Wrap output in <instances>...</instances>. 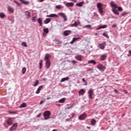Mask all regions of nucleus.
Returning <instances> with one entry per match:
<instances>
[{
	"label": "nucleus",
	"mask_w": 131,
	"mask_h": 131,
	"mask_svg": "<svg viewBox=\"0 0 131 131\" xmlns=\"http://www.w3.org/2000/svg\"><path fill=\"white\" fill-rule=\"evenodd\" d=\"M97 7L98 9V12L101 16H103V4L101 3H98L97 4Z\"/></svg>",
	"instance_id": "obj_1"
},
{
	"label": "nucleus",
	"mask_w": 131,
	"mask_h": 131,
	"mask_svg": "<svg viewBox=\"0 0 131 131\" xmlns=\"http://www.w3.org/2000/svg\"><path fill=\"white\" fill-rule=\"evenodd\" d=\"M44 119L45 120H47L48 119H50L51 116V112L50 111H46L43 114Z\"/></svg>",
	"instance_id": "obj_2"
},
{
	"label": "nucleus",
	"mask_w": 131,
	"mask_h": 131,
	"mask_svg": "<svg viewBox=\"0 0 131 131\" xmlns=\"http://www.w3.org/2000/svg\"><path fill=\"white\" fill-rule=\"evenodd\" d=\"M86 114L85 113H83L82 114L79 116L78 119L79 120H84L85 118H86Z\"/></svg>",
	"instance_id": "obj_3"
},
{
	"label": "nucleus",
	"mask_w": 131,
	"mask_h": 131,
	"mask_svg": "<svg viewBox=\"0 0 131 131\" xmlns=\"http://www.w3.org/2000/svg\"><path fill=\"white\" fill-rule=\"evenodd\" d=\"M116 9H117V10H115V14L119 15V12H121L123 10L121 7H117L116 5L115 6Z\"/></svg>",
	"instance_id": "obj_4"
},
{
	"label": "nucleus",
	"mask_w": 131,
	"mask_h": 131,
	"mask_svg": "<svg viewBox=\"0 0 131 131\" xmlns=\"http://www.w3.org/2000/svg\"><path fill=\"white\" fill-rule=\"evenodd\" d=\"M88 94H89V99H91V100L92 99H93V96L94 95V90L93 89H91L88 91Z\"/></svg>",
	"instance_id": "obj_5"
},
{
	"label": "nucleus",
	"mask_w": 131,
	"mask_h": 131,
	"mask_svg": "<svg viewBox=\"0 0 131 131\" xmlns=\"http://www.w3.org/2000/svg\"><path fill=\"white\" fill-rule=\"evenodd\" d=\"M18 127V123H15L10 128V131L16 130Z\"/></svg>",
	"instance_id": "obj_6"
},
{
	"label": "nucleus",
	"mask_w": 131,
	"mask_h": 131,
	"mask_svg": "<svg viewBox=\"0 0 131 131\" xmlns=\"http://www.w3.org/2000/svg\"><path fill=\"white\" fill-rule=\"evenodd\" d=\"M97 68L98 69H99V70H100L102 72L105 71V69H106V67H105V66L101 64L98 66Z\"/></svg>",
	"instance_id": "obj_7"
},
{
	"label": "nucleus",
	"mask_w": 131,
	"mask_h": 131,
	"mask_svg": "<svg viewBox=\"0 0 131 131\" xmlns=\"http://www.w3.org/2000/svg\"><path fill=\"white\" fill-rule=\"evenodd\" d=\"M58 14L60 15V17H62L63 18V21H67V16H66V14L64 13H59Z\"/></svg>",
	"instance_id": "obj_8"
},
{
	"label": "nucleus",
	"mask_w": 131,
	"mask_h": 131,
	"mask_svg": "<svg viewBox=\"0 0 131 131\" xmlns=\"http://www.w3.org/2000/svg\"><path fill=\"white\" fill-rule=\"evenodd\" d=\"M110 6L111 7H112V8H113L112 12H113L114 14H115V3H114V2L112 1L110 3Z\"/></svg>",
	"instance_id": "obj_9"
},
{
	"label": "nucleus",
	"mask_w": 131,
	"mask_h": 131,
	"mask_svg": "<svg viewBox=\"0 0 131 131\" xmlns=\"http://www.w3.org/2000/svg\"><path fill=\"white\" fill-rule=\"evenodd\" d=\"M72 33V32L70 30H66L63 32V35L64 36H68V35H70Z\"/></svg>",
	"instance_id": "obj_10"
},
{
	"label": "nucleus",
	"mask_w": 131,
	"mask_h": 131,
	"mask_svg": "<svg viewBox=\"0 0 131 131\" xmlns=\"http://www.w3.org/2000/svg\"><path fill=\"white\" fill-rule=\"evenodd\" d=\"M25 15L26 16V19H30V17H31V13L30 12H29L28 11H26L25 12Z\"/></svg>",
	"instance_id": "obj_11"
},
{
	"label": "nucleus",
	"mask_w": 131,
	"mask_h": 131,
	"mask_svg": "<svg viewBox=\"0 0 131 131\" xmlns=\"http://www.w3.org/2000/svg\"><path fill=\"white\" fill-rule=\"evenodd\" d=\"M50 58H51V55H50V54H46L45 56L44 60L46 62L51 61L50 60Z\"/></svg>",
	"instance_id": "obj_12"
},
{
	"label": "nucleus",
	"mask_w": 131,
	"mask_h": 131,
	"mask_svg": "<svg viewBox=\"0 0 131 131\" xmlns=\"http://www.w3.org/2000/svg\"><path fill=\"white\" fill-rule=\"evenodd\" d=\"M7 123L8 125L13 124V118H9L7 120Z\"/></svg>",
	"instance_id": "obj_13"
},
{
	"label": "nucleus",
	"mask_w": 131,
	"mask_h": 131,
	"mask_svg": "<svg viewBox=\"0 0 131 131\" xmlns=\"http://www.w3.org/2000/svg\"><path fill=\"white\" fill-rule=\"evenodd\" d=\"M99 49H101V50H104L105 49V47H106V42H104L102 43L99 44L98 46Z\"/></svg>",
	"instance_id": "obj_14"
},
{
	"label": "nucleus",
	"mask_w": 131,
	"mask_h": 131,
	"mask_svg": "<svg viewBox=\"0 0 131 131\" xmlns=\"http://www.w3.org/2000/svg\"><path fill=\"white\" fill-rule=\"evenodd\" d=\"M7 10H8V12H10L11 13H14V8H13L10 6H7Z\"/></svg>",
	"instance_id": "obj_15"
},
{
	"label": "nucleus",
	"mask_w": 131,
	"mask_h": 131,
	"mask_svg": "<svg viewBox=\"0 0 131 131\" xmlns=\"http://www.w3.org/2000/svg\"><path fill=\"white\" fill-rule=\"evenodd\" d=\"M65 5L66 6V7H67V8H69L70 7H73L74 6V3L72 2L67 3L65 4Z\"/></svg>",
	"instance_id": "obj_16"
},
{
	"label": "nucleus",
	"mask_w": 131,
	"mask_h": 131,
	"mask_svg": "<svg viewBox=\"0 0 131 131\" xmlns=\"http://www.w3.org/2000/svg\"><path fill=\"white\" fill-rule=\"evenodd\" d=\"M107 59V54H103L100 56L101 61H105V59Z\"/></svg>",
	"instance_id": "obj_17"
},
{
	"label": "nucleus",
	"mask_w": 131,
	"mask_h": 131,
	"mask_svg": "<svg viewBox=\"0 0 131 131\" xmlns=\"http://www.w3.org/2000/svg\"><path fill=\"white\" fill-rule=\"evenodd\" d=\"M107 25H101L99 26V27L97 28V30H100V29H104L105 28H107Z\"/></svg>",
	"instance_id": "obj_18"
},
{
	"label": "nucleus",
	"mask_w": 131,
	"mask_h": 131,
	"mask_svg": "<svg viewBox=\"0 0 131 131\" xmlns=\"http://www.w3.org/2000/svg\"><path fill=\"white\" fill-rule=\"evenodd\" d=\"M75 58L77 61H82V57H81V55H76L75 56Z\"/></svg>",
	"instance_id": "obj_19"
},
{
	"label": "nucleus",
	"mask_w": 131,
	"mask_h": 131,
	"mask_svg": "<svg viewBox=\"0 0 131 131\" xmlns=\"http://www.w3.org/2000/svg\"><path fill=\"white\" fill-rule=\"evenodd\" d=\"M84 93H85V92H84V89L80 90L78 92L79 96H83V95H84Z\"/></svg>",
	"instance_id": "obj_20"
},
{
	"label": "nucleus",
	"mask_w": 131,
	"mask_h": 131,
	"mask_svg": "<svg viewBox=\"0 0 131 131\" xmlns=\"http://www.w3.org/2000/svg\"><path fill=\"white\" fill-rule=\"evenodd\" d=\"M45 66H46V68H47V69H49V68H50V67H51V61H46Z\"/></svg>",
	"instance_id": "obj_21"
},
{
	"label": "nucleus",
	"mask_w": 131,
	"mask_h": 131,
	"mask_svg": "<svg viewBox=\"0 0 131 131\" xmlns=\"http://www.w3.org/2000/svg\"><path fill=\"white\" fill-rule=\"evenodd\" d=\"M71 27H77L78 26V22L75 21L74 24L70 25Z\"/></svg>",
	"instance_id": "obj_22"
},
{
	"label": "nucleus",
	"mask_w": 131,
	"mask_h": 131,
	"mask_svg": "<svg viewBox=\"0 0 131 131\" xmlns=\"http://www.w3.org/2000/svg\"><path fill=\"white\" fill-rule=\"evenodd\" d=\"M84 4V2H81L80 3H78L76 4V6L77 7H82V6H83V4Z\"/></svg>",
	"instance_id": "obj_23"
},
{
	"label": "nucleus",
	"mask_w": 131,
	"mask_h": 131,
	"mask_svg": "<svg viewBox=\"0 0 131 131\" xmlns=\"http://www.w3.org/2000/svg\"><path fill=\"white\" fill-rule=\"evenodd\" d=\"M42 86H43V85H42L38 87L36 91V94H39V93H40V91H41V88H42Z\"/></svg>",
	"instance_id": "obj_24"
},
{
	"label": "nucleus",
	"mask_w": 131,
	"mask_h": 131,
	"mask_svg": "<svg viewBox=\"0 0 131 131\" xmlns=\"http://www.w3.org/2000/svg\"><path fill=\"white\" fill-rule=\"evenodd\" d=\"M77 39H79V38L74 37L72 40L70 42L71 45H73V43H74V42H75Z\"/></svg>",
	"instance_id": "obj_25"
},
{
	"label": "nucleus",
	"mask_w": 131,
	"mask_h": 131,
	"mask_svg": "<svg viewBox=\"0 0 131 131\" xmlns=\"http://www.w3.org/2000/svg\"><path fill=\"white\" fill-rule=\"evenodd\" d=\"M51 22V18H47L44 20L45 24H49Z\"/></svg>",
	"instance_id": "obj_26"
},
{
	"label": "nucleus",
	"mask_w": 131,
	"mask_h": 131,
	"mask_svg": "<svg viewBox=\"0 0 131 131\" xmlns=\"http://www.w3.org/2000/svg\"><path fill=\"white\" fill-rule=\"evenodd\" d=\"M88 64H94V65H96L97 62H96L95 60H91L88 61Z\"/></svg>",
	"instance_id": "obj_27"
},
{
	"label": "nucleus",
	"mask_w": 131,
	"mask_h": 131,
	"mask_svg": "<svg viewBox=\"0 0 131 131\" xmlns=\"http://www.w3.org/2000/svg\"><path fill=\"white\" fill-rule=\"evenodd\" d=\"M96 122H97L96 120H95V119H92L91 121V125H96Z\"/></svg>",
	"instance_id": "obj_28"
},
{
	"label": "nucleus",
	"mask_w": 131,
	"mask_h": 131,
	"mask_svg": "<svg viewBox=\"0 0 131 131\" xmlns=\"http://www.w3.org/2000/svg\"><path fill=\"white\" fill-rule=\"evenodd\" d=\"M38 23L39 24V26H42V19L40 18L38 19Z\"/></svg>",
	"instance_id": "obj_29"
},
{
	"label": "nucleus",
	"mask_w": 131,
	"mask_h": 131,
	"mask_svg": "<svg viewBox=\"0 0 131 131\" xmlns=\"http://www.w3.org/2000/svg\"><path fill=\"white\" fill-rule=\"evenodd\" d=\"M54 41H55V42H56V43H57V45H60V44L62 43V41H60V40H59L58 39H54Z\"/></svg>",
	"instance_id": "obj_30"
},
{
	"label": "nucleus",
	"mask_w": 131,
	"mask_h": 131,
	"mask_svg": "<svg viewBox=\"0 0 131 131\" xmlns=\"http://www.w3.org/2000/svg\"><path fill=\"white\" fill-rule=\"evenodd\" d=\"M21 4H24V5H29V2L25 1V0H20Z\"/></svg>",
	"instance_id": "obj_31"
},
{
	"label": "nucleus",
	"mask_w": 131,
	"mask_h": 131,
	"mask_svg": "<svg viewBox=\"0 0 131 131\" xmlns=\"http://www.w3.org/2000/svg\"><path fill=\"white\" fill-rule=\"evenodd\" d=\"M47 17H50L51 18H53L54 17H58V15L56 14H52L47 15Z\"/></svg>",
	"instance_id": "obj_32"
},
{
	"label": "nucleus",
	"mask_w": 131,
	"mask_h": 131,
	"mask_svg": "<svg viewBox=\"0 0 131 131\" xmlns=\"http://www.w3.org/2000/svg\"><path fill=\"white\" fill-rule=\"evenodd\" d=\"M27 106V104L26 103H23L21 104L20 105L19 108H25Z\"/></svg>",
	"instance_id": "obj_33"
},
{
	"label": "nucleus",
	"mask_w": 131,
	"mask_h": 131,
	"mask_svg": "<svg viewBox=\"0 0 131 131\" xmlns=\"http://www.w3.org/2000/svg\"><path fill=\"white\" fill-rule=\"evenodd\" d=\"M6 17V14L4 12L0 13V18L1 19H4Z\"/></svg>",
	"instance_id": "obj_34"
},
{
	"label": "nucleus",
	"mask_w": 131,
	"mask_h": 131,
	"mask_svg": "<svg viewBox=\"0 0 131 131\" xmlns=\"http://www.w3.org/2000/svg\"><path fill=\"white\" fill-rule=\"evenodd\" d=\"M64 7H63L62 5H57L56 6V9H57V10H61V9H63Z\"/></svg>",
	"instance_id": "obj_35"
},
{
	"label": "nucleus",
	"mask_w": 131,
	"mask_h": 131,
	"mask_svg": "<svg viewBox=\"0 0 131 131\" xmlns=\"http://www.w3.org/2000/svg\"><path fill=\"white\" fill-rule=\"evenodd\" d=\"M69 79V77H67L66 78H62L61 80V82H63V81H65L66 80H68Z\"/></svg>",
	"instance_id": "obj_36"
},
{
	"label": "nucleus",
	"mask_w": 131,
	"mask_h": 131,
	"mask_svg": "<svg viewBox=\"0 0 131 131\" xmlns=\"http://www.w3.org/2000/svg\"><path fill=\"white\" fill-rule=\"evenodd\" d=\"M43 31L44 33H46V34H47V33H49V29L44 28L43 30Z\"/></svg>",
	"instance_id": "obj_37"
},
{
	"label": "nucleus",
	"mask_w": 131,
	"mask_h": 131,
	"mask_svg": "<svg viewBox=\"0 0 131 131\" xmlns=\"http://www.w3.org/2000/svg\"><path fill=\"white\" fill-rule=\"evenodd\" d=\"M17 112H18V111H17L14 112L9 111L8 113H9L10 114H17Z\"/></svg>",
	"instance_id": "obj_38"
},
{
	"label": "nucleus",
	"mask_w": 131,
	"mask_h": 131,
	"mask_svg": "<svg viewBox=\"0 0 131 131\" xmlns=\"http://www.w3.org/2000/svg\"><path fill=\"white\" fill-rule=\"evenodd\" d=\"M65 100H66V99L63 98L60 99L58 101V102H59V103H64L65 102Z\"/></svg>",
	"instance_id": "obj_39"
},
{
	"label": "nucleus",
	"mask_w": 131,
	"mask_h": 131,
	"mask_svg": "<svg viewBox=\"0 0 131 131\" xmlns=\"http://www.w3.org/2000/svg\"><path fill=\"white\" fill-rule=\"evenodd\" d=\"M21 46H23V47H25V48H27V43H26V42H23L21 43Z\"/></svg>",
	"instance_id": "obj_40"
},
{
	"label": "nucleus",
	"mask_w": 131,
	"mask_h": 131,
	"mask_svg": "<svg viewBox=\"0 0 131 131\" xmlns=\"http://www.w3.org/2000/svg\"><path fill=\"white\" fill-rule=\"evenodd\" d=\"M25 72H26V68L24 67L22 69L23 74H25Z\"/></svg>",
	"instance_id": "obj_41"
},
{
	"label": "nucleus",
	"mask_w": 131,
	"mask_h": 131,
	"mask_svg": "<svg viewBox=\"0 0 131 131\" xmlns=\"http://www.w3.org/2000/svg\"><path fill=\"white\" fill-rule=\"evenodd\" d=\"M102 35H103V36H105V37H107V38H109V36L108 35V34H107L106 33H103Z\"/></svg>",
	"instance_id": "obj_42"
},
{
	"label": "nucleus",
	"mask_w": 131,
	"mask_h": 131,
	"mask_svg": "<svg viewBox=\"0 0 131 131\" xmlns=\"http://www.w3.org/2000/svg\"><path fill=\"white\" fill-rule=\"evenodd\" d=\"M82 80L83 82L85 83V84H84V85H88V82L86 81L85 79H84V78H83L82 79Z\"/></svg>",
	"instance_id": "obj_43"
},
{
	"label": "nucleus",
	"mask_w": 131,
	"mask_h": 131,
	"mask_svg": "<svg viewBox=\"0 0 131 131\" xmlns=\"http://www.w3.org/2000/svg\"><path fill=\"white\" fill-rule=\"evenodd\" d=\"M36 17L34 16L32 17V22H34V23H35V22H36Z\"/></svg>",
	"instance_id": "obj_44"
},
{
	"label": "nucleus",
	"mask_w": 131,
	"mask_h": 131,
	"mask_svg": "<svg viewBox=\"0 0 131 131\" xmlns=\"http://www.w3.org/2000/svg\"><path fill=\"white\" fill-rule=\"evenodd\" d=\"M38 82H39L38 80H36V82L33 84V86H36V85H37L38 84Z\"/></svg>",
	"instance_id": "obj_45"
},
{
	"label": "nucleus",
	"mask_w": 131,
	"mask_h": 131,
	"mask_svg": "<svg viewBox=\"0 0 131 131\" xmlns=\"http://www.w3.org/2000/svg\"><path fill=\"white\" fill-rule=\"evenodd\" d=\"M42 66V60H40L39 62V69H41V67Z\"/></svg>",
	"instance_id": "obj_46"
},
{
	"label": "nucleus",
	"mask_w": 131,
	"mask_h": 131,
	"mask_svg": "<svg viewBox=\"0 0 131 131\" xmlns=\"http://www.w3.org/2000/svg\"><path fill=\"white\" fill-rule=\"evenodd\" d=\"M71 117H70V119H72V118H73V117H74V116H75V113H73L71 114Z\"/></svg>",
	"instance_id": "obj_47"
},
{
	"label": "nucleus",
	"mask_w": 131,
	"mask_h": 131,
	"mask_svg": "<svg viewBox=\"0 0 131 131\" xmlns=\"http://www.w3.org/2000/svg\"><path fill=\"white\" fill-rule=\"evenodd\" d=\"M85 28H89V29H91L92 28V26L90 25H85Z\"/></svg>",
	"instance_id": "obj_48"
},
{
	"label": "nucleus",
	"mask_w": 131,
	"mask_h": 131,
	"mask_svg": "<svg viewBox=\"0 0 131 131\" xmlns=\"http://www.w3.org/2000/svg\"><path fill=\"white\" fill-rule=\"evenodd\" d=\"M46 102V100L43 99L40 101L39 104L40 105H41V104H43Z\"/></svg>",
	"instance_id": "obj_49"
},
{
	"label": "nucleus",
	"mask_w": 131,
	"mask_h": 131,
	"mask_svg": "<svg viewBox=\"0 0 131 131\" xmlns=\"http://www.w3.org/2000/svg\"><path fill=\"white\" fill-rule=\"evenodd\" d=\"M14 2L15 3V4H16L17 6H19V7H20V6H21V4H20V3H18V2H17V1H14Z\"/></svg>",
	"instance_id": "obj_50"
},
{
	"label": "nucleus",
	"mask_w": 131,
	"mask_h": 131,
	"mask_svg": "<svg viewBox=\"0 0 131 131\" xmlns=\"http://www.w3.org/2000/svg\"><path fill=\"white\" fill-rule=\"evenodd\" d=\"M72 64H74V65H75L76 63H78V62L75 61V60H72Z\"/></svg>",
	"instance_id": "obj_51"
},
{
	"label": "nucleus",
	"mask_w": 131,
	"mask_h": 131,
	"mask_svg": "<svg viewBox=\"0 0 131 131\" xmlns=\"http://www.w3.org/2000/svg\"><path fill=\"white\" fill-rule=\"evenodd\" d=\"M126 14H127V13L124 12L121 13V16H122V17H123V16H125V15H126Z\"/></svg>",
	"instance_id": "obj_52"
},
{
	"label": "nucleus",
	"mask_w": 131,
	"mask_h": 131,
	"mask_svg": "<svg viewBox=\"0 0 131 131\" xmlns=\"http://www.w3.org/2000/svg\"><path fill=\"white\" fill-rule=\"evenodd\" d=\"M40 116H41V113H39V114H38L36 117L38 118H39V117H40Z\"/></svg>",
	"instance_id": "obj_53"
},
{
	"label": "nucleus",
	"mask_w": 131,
	"mask_h": 131,
	"mask_svg": "<svg viewBox=\"0 0 131 131\" xmlns=\"http://www.w3.org/2000/svg\"><path fill=\"white\" fill-rule=\"evenodd\" d=\"M94 16H96V17H99V15H98V14H97V12H94Z\"/></svg>",
	"instance_id": "obj_54"
},
{
	"label": "nucleus",
	"mask_w": 131,
	"mask_h": 131,
	"mask_svg": "<svg viewBox=\"0 0 131 131\" xmlns=\"http://www.w3.org/2000/svg\"><path fill=\"white\" fill-rule=\"evenodd\" d=\"M128 53L130 54V55L128 54V57H130V55H131V50L128 51Z\"/></svg>",
	"instance_id": "obj_55"
},
{
	"label": "nucleus",
	"mask_w": 131,
	"mask_h": 131,
	"mask_svg": "<svg viewBox=\"0 0 131 131\" xmlns=\"http://www.w3.org/2000/svg\"><path fill=\"white\" fill-rule=\"evenodd\" d=\"M71 2H74V3H77V0H70Z\"/></svg>",
	"instance_id": "obj_56"
},
{
	"label": "nucleus",
	"mask_w": 131,
	"mask_h": 131,
	"mask_svg": "<svg viewBox=\"0 0 131 131\" xmlns=\"http://www.w3.org/2000/svg\"><path fill=\"white\" fill-rule=\"evenodd\" d=\"M43 1H45V0H38V2L39 3H42V2H43Z\"/></svg>",
	"instance_id": "obj_57"
},
{
	"label": "nucleus",
	"mask_w": 131,
	"mask_h": 131,
	"mask_svg": "<svg viewBox=\"0 0 131 131\" xmlns=\"http://www.w3.org/2000/svg\"><path fill=\"white\" fill-rule=\"evenodd\" d=\"M70 119H70H70H67L66 120V121H69V120H70Z\"/></svg>",
	"instance_id": "obj_58"
},
{
	"label": "nucleus",
	"mask_w": 131,
	"mask_h": 131,
	"mask_svg": "<svg viewBox=\"0 0 131 131\" xmlns=\"http://www.w3.org/2000/svg\"><path fill=\"white\" fill-rule=\"evenodd\" d=\"M42 80H44V81H47V79L46 78H43Z\"/></svg>",
	"instance_id": "obj_59"
},
{
	"label": "nucleus",
	"mask_w": 131,
	"mask_h": 131,
	"mask_svg": "<svg viewBox=\"0 0 131 131\" xmlns=\"http://www.w3.org/2000/svg\"><path fill=\"white\" fill-rule=\"evenodd\" d=\"M124 94H127V91H124Z\"/></svg>",
	"instance_id": "obj_60"
},
{
	"label": "nucleus",
	"mask_w": 131,
	"mask_h": 131,
	"mask_svg": "<svg viewBox=\"0 0 131 131\" xmlns=\"http://www.w3.org/2000/svg\"><path fill=\"white\" fill-rule=\"evenodd\" d=\"M86 128H88V129H90V128H91V127L90 126H87Z\"/></svg>",
	"instance_id": "obj_61"
},
{
	"label": "nucleus",
	"mask_w": 131,
	"mask_h": 131,
	"mask_svg": "<svg viewBox=\"0 0 131 131\" xmlns=\"http://www.w3.org/2000/svg\"><path fill=\"white\" fill-rule=\"evenodd\" d=\"M50 99H51V97H48L47 98V100H50Z\"/></svg>",
	"instance_id": "obj_62"
},
{
	"label": "nucleus",
	"mask_w": 131,
	"mask_h": 131,
	"mask_svg": "<svg viewBox=\"0 0 131 131\" xmlns=\"http://www.w3.org/2000/svg\"><path fill=\"white\" fill-rule=\"evenodd\" d=\"M57 106H61V105L60 104H56Z\"/></svg>",
	"instance_id": "obj_63"
},
{
	"label": "nucleus",
	"mask_w": 131,
	"mask_h": 131,
	"mask_svg": "<svg viewBox=\"0 0 131 131\" xmlns=\"http://www.w3.org/2000/svg\"><path fill=\"white\" fill-rule=\"evenodd\" d=\"M113 27H115V25H113Z\"/></svg>",
	"instance_id": "obj_64"
}]
</instances>
